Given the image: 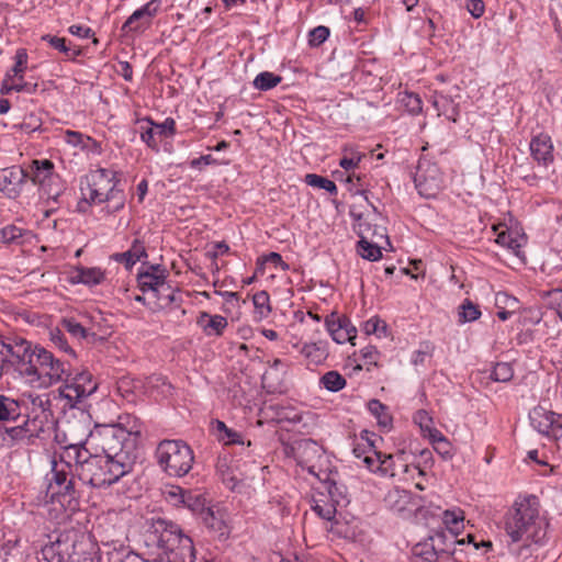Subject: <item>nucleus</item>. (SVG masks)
Segmentation results:
<instances>
[{
	"label": "nucleus",
	"mask_w": 562,
	"mask_h": 562,
	"mask_svg": "<svg viewBox=\"0 0 562 562\" xmlns=\"http://www.w3.org/2000/svg\"><path fill=\"white\" fill-rule=\"evenodd\" d=\"M156 133L159 137H169L175 134L176 123L172 119H167L160 124H155Z\"/></svg>",
	"instance_id": "nucleus-60"
},
{
	"label": "nucleus",
	"mask_w": 562,
	"mask_h": 562,
	"mask_svg": "<svg viewBox=\"0 0 562 562\" xmlns=\"http://www.w3.org/2000/svg\"><path fill=\"white\" fill-rule=\"evenodd\" d=\"M182 506L187 507L190 512L199 515L200 517L204 514V510L209 509V507L205 506V498L202 494L191 491H187Z\"/></svg>",
	"instance_id": "nucleus-37"
},
{
	"label": "nucleus",
	"mask_w": 562,
	"mask_h": 562,
	"mask_svg": "<svg viewBox=\"0 0 562 562\" xmlns=\"http://www.w3.org/2000/svg\"><path fill=\"white\" fill-rule=\"evenodd\" d=\"M414 182L420 195L432 198L439 192L443 181L437 165L419 161Z\"/></svg>",
	"instance_id": "nucleus-12"
},
{
	"label": "nucleus",
	"mask_w": 562,
	"mask_h": 562,
	"mask_svg": "<svg viewBox=\"0 0 562 562\" xmlns=\"http://www.w3.org/2000/svg\"><path fill=\"white\" fill-rule=\"evenodd\" d=\"M127 255L130 257H133L136 262L138 260H140L143 257H147V252H146L144 243L139 239H135L132 243L130 249L127 250Z\"/></svg>",
	"instance_id": "nucleus-62"
},
{
	"label": "nucleus",
	"mask_w": 562,
	"mask_h": 562,
	"mask_svg": "<svg viewBox=\"0 0 562 562\" xmlns=\"http://www.w3.org/2000/svg\"><path fill=\"white\" fill-rule=\"evenodd\" d=\"M432 105L437 110L438 115H445L452 122L457 121L459 109L451 98L443 94L435 95Z\"/></svg>",
	"instance_id": "nucleus-28"
},
{
	"label": "nucleus",
	"mask_w": 562,
	"mask_h": 562,
	"mask_svg": "<svg viewBox=\"0 0 562 562\" xmlns=\"http://www.w3.org/2000/svg\"><path fill=\"white\" fill-rule=\"evenodd\" d=\"M329 36V29L326 26H317L310 32L308 43L313 47H317L323 44Z\"/></svg>",
	"instance_id": "nucleus-56"
},
{
	"label": "nucleus",
	"mask_w": 562,
	"mask_h": 562,
	"mask_svg": "<svg viewBox=\"0 0 562 562\" xmlns=\"http://www.w3.org/2000/svg\"><path fill=\"white\" fill-rule=\"evenodd\" d=\"M63 328L75 339H85L88 336V330L75 318H65L61 321Z\"/></svg>",
	"instance_id": "nucleus-46"
},
{
	"label": "nucleus",
	"mask_w": 562,
	"mask_h": 562,
	"mask_svg": "<svg viewBox=\"0 0 562 562\" xmlns=\"http://www.w3.org/2000/svg\"><path fill=\"white\" fill-rule=\"evenodd\" d=\"M547 436L553 437L555 440H562V414L553 413L552 432Z\"/></svg>",
	"instance_id": "nucleus-64"
},
{
	"label": "nucleus",
	"mask_w": 562,
	"mask_h": 562,
	"mask_svg": "<svg viewBox=\"0 0 562 562\" xmlns=\"http://www.w3.org/2000/svg\"><path fill=\"white\" fill-rule=\"evenodd\" d=\"M146 554L159 562H194L195 554L190 537L167 519H146L140 533Z\"/></svg>",
	"instance_id": "nucleus-2"
},
{
	"label": "nucleus",
	"mask_w": 562,
	"mask_h": 562,
	"mask_svg": "<svg viewBox=\"0 0 562 562\" xmlns=\"http://www.w3.org/2000/svg\"><path fill=\"white\" fill-rule=\"evenodd\" d=\"M196 324L202 328L206 336H221L227 327V319L222 315H211L206 312H201Z\"/></svg>",
	"instance_id": "nucleus-23"
},
{
	"label": "nucleus",
	"mask_w": 562,
	"mask_h": 562,
	"mask_svg": "<svg viewBox=\"0 0 562 562\" xmlns=\"http://www.w3.org/2000/svg\"><path fill=\"white\" fill-rule=\"evenodd\" d=\"M321 384L329 392H338L346 386V379L338 371H328L321 378Z\"/></svg>",
	"instance_id": "nucleus-40"
},
{
	"label": "nucleus",
	"mask_w": 562,
	"mask_h": 562,
	"mask_svg": "<svg viewBox=\"0 0 562 562\" xmlns=\"http://www.w3.org/2000/svg\"><path fill=\"white\" fill-rule=\"evenodd\" d=\"M64 140L74 147H80L85 149L88 147L87 143L91 142L92 139L89 136H85L80 132L67 130L64 133Z\"/></svg>",
	"instance_id": "nucleus-51"
},
{
	"label": "nucleus",
	"mask_w": 562,
	"mask_h": 562,
	"mask_svg": "<svg viewBox=\"0 0 562 562\" xmlns=\"http://www.w3.org/2000/svg\"><path fill=\"white\" fill-rule=\"evenodd\" d=\"M43 431V424L36 418H26L21 425L5 428V436L12 445H30Z\"/></svg>",
	"instance_id": "nucleus-15"
},
{
	"label": "nucleus",
	"mask_w": 562,
	"mask_h": 562,
	"mask_svg": "<svg viewBox=\"0 0 562 562\" xmlns=\"http://www.w3.org/2000/svg\"><path fill=\"white\" fill-rule=\"evenodd\" d=\"M105 276L101 268L78 267L70 277V282L82 283L89 286L102 283Z\"/></svg>",
	"instance_id": "nucleus-24"
},
{
	"label": "nucleus",
	"mask_w": 562,
	"mask_h": 562,
	"mask_svg": "<svg viewBox=\"0 0 562 562\" xmlns=\"http://www.w3.org/2000/svg\"><path fill=\"white\" fill-rule=\"evenodd\" d=\"M301 355L308 363L318 366L328 357L327 344L324 341L305 344L301 349Z\"/></svg>",
	"instance_id": "nucleus-26"
},
{
	"label": "nucleus",
	"mask_w": 562,
	"mask_h": 562,
	"mask_svg": "<svg viewBox=\"0 0 562 562\" xmlns=\"http://www.w3.org/2000/svg\"><path fill=\"white\" fill-rule=\"evenodd\" d=\"M378 469L382 475L392 477L400 475L401 473H407L411 470L418 471L419 475L424 474L417 465L411 467L406 463L404 451H401L396 456L383 453V460L380 462Z\"/></svg>",
	"instance_id": "nucleus-19"
},
{
	"label": "nucleus",
	"mask_w": 562,
	"mask_h": 562,
	"mask_svg": "<svg viewBox=\"0 0 562 562\" xmlns=\"http://www.w3.org/2000/svg\"><path fill=\"white\" fill-rule=\"evenodd\" d=\"M50 341L54 344V346H56L60 350L71 355V356H75V351L68 345L64 333L59 328L53 329L50 331Z\"/></svg>",
	"instance_id": "nucleus-55"
},
{
	"label": "nucleus",
	"mask_w": 562,
	"mask_h": 562,
	"mask_svg": "<svg viewBox=\"0 0 562 562\" xmlns=\"http://www.w3.org/2000/svg\"><path fill=\"white\" fill-rule=\"evenodd\" d=\"M495 305L498 310H509L510 312H516L519 308L518 300L506 292L496 294Z\"/></svg>",
	"instance_id": "nucleus-50"
},
{
	"label": "nucleus",
	"mask_w": 562,
	"mask_h": 562,
	"mask_svg": "<svg viewBox=\"0 0 562 562\" xmlns=\"http://www.w3.org/2000/svg\"><path fill=\"white\" fill-rule=\"evenodd\" d=\"M460 322H473L481 316L479 306L472 303L470 300H465L459 307Z\"/></svg>",
	"instance_id": "nucleus-45"
},
{
	"label": "nucleus",
	"mask_w": 562,
	"mask_h": 562,
	"mask_svg": "<svg viewBox=\"0 0 562 562\" xmlns=\"http://www.w3.org/2000/svg\"><path fill=\"white\" fill-rule=\"evenodd\" d=\"M325 325L333 340L337 344H345L347 341L353 344L357 329L349 318L339 316L337 313H331L326 317Z\"/></svg>",
	"instance_id": "nucleus-14"
},
{
	"label": "nucleus",
	"mask_w": 562,
	"mask_h": 562,
	"mask_svg": "<svg viewBox=\"0 0 562 562\" xmlns=\"http://www.w3.org/2000/svg\"><path fill=\"white\" fill-rule=\"evenodd\" d=\"M464 516L461 510H445L442 513V522L452 536H458L463 529Z\"/></svg>",
	"instance_id": "nucleus-33"
},
{
	"label": "nucleus",
	"mask_w": 562,
	"mask_h": 562,
	"mask_svg": "<svg viewBox=\"0 0 562 562\" xmlns=\"http://www.w3.org/2000/svg\"><path fill=\"white\" fill-rule=\"evenodd\" d=\"M167 274H153L148 271H140L137 276L139 289L143 292H154L155 289L166 279Z\"/></svg>",
	"instance_id": "nucleus-35"
},
{
	"label": "nucleus",
	"mask_w": 562,
	"mask_h": 562,
	"mask_svg": "<svg viewBox=\"0 0 562 562\" xmlns=\"http://www.w3.org/2000/svg\"><path fill=\"white\" fill-rule=\"evenodd\" d=\"M71 461L69 459L61 464L54 463L50 476L47 479L46 497L50 498L52 506L48 512L54 519L61 518L67 509L74 510L78 505L77 499L80 496V491L76 486L75 477L77 476L75 473L69 477L68 471Z\"/></svg>",
	"instance_id": "nucleus-5"
},
{
	"label": "nucleus",
	"mask_w": 562,
	"mask_h": 562,
	"mask_svg": "<svg viewBox=\"0 0 562 562\" xmlns=\"http://www.w3.org/2000/svg\"><path fill=\"white\" fill-rule=\"evenodd\" d=\"M414 552L416 555L422 557L428 562H436L438 557L441 555L439 551L432 550V546H430V541L428 540L424 543L416 544Z\"/></svg>",
	"instance_id": "nucleus-52"
},
{
	"label": "nucleus",
	"mask_w": 562,
	"mask_h": 562,
	"mask_svg": "<svg viewBox=\"0 0 562 562\" xmlns=\"http://www.w3.org/2000/svg\"><path fill=\"white\" fill-rule=\"evenodd\" d=\"M29 178V173L16 166L0 170V190L9 198L14 199L20 195L22 184Z\"/></svg>",
	"instance_id": "nucleus-17"
},
{
	"label": "nucleus",
	"mask_w": 562,
	"mask_h": 562,
	"mask_svg": "<svg viewBox=\"0 0 562 562\" xmlns=\"http://www.w3.org/2000/svg\"><path fill=\"white\" fill-rule=\"evenodd\" d=\"M187 491L179 486H170L164 492L165 498L173 506L183 505Z\"/></svg>",
	"instance_id": "nucleus-53"
},
{
	"label": "nucleus",
	"mask_w": 562,
	"mask_h": 562,
	"mask_svg": "<svg viewBox=\"0 0 562 562\" xmlns=\"http://www.w3.org/2000/svg\"><path fill=\"white\" fill-rule=\"evenodd\" d=\"M139 435V430H126L120 425L103 427L100 431L102 456L113 461H124L126 469L131 471L134 463L135 439Z\"/></svg>",
	"instance_id": "nucleus-7"
},
{
	"label": "nucleus",
	"mask_w": 562,
	"mask_h": 562,
	"mask_svg": "<svg viewBox=\"0 0 562 562\" xmlns=\"http://www.w3.org/2000/svg\"><path fill=\"white\" fill-rule=\"evenodd\" d=\"M270 297L266 291L257 292L252 296V303L260 317H266L270 313Z\"/></svg>",
	"instance_id": "nucleus-49"
},
{
	"label": "nucleus",
	"mask_w": 562,
	"mask_h": 562,
	"mask_svg": "<svg viewBox=\"0 0 562 562\" xmlns=\"http://www.w3.org/2000/svg\"><path fill=\"white\" fill-rule=\"evenodd\" d=\"M382 460H383V453L378 452L375 450H372L369 454H366L363 457L364 464L372 472L379 471L378 467L380 465V462H382Z\"/></svg>",
	"instance_id": "nucleus-61"
},
{
	"label": "nucleus",
	"mask_w": 562,
	"mask_h": 562,
	"mask_svg": "<svg viewBox=\"0 0 562 562\" xmlns=\"http://www.w3.org/2000/svg\"><path fill=\"white\" fill-rule=\"evenodd\" d=\"M21 416V403L18 400L0 395V422L16 420Z\"/></svg>",
	"instance_id": "nucleus-29"
},
{
	"label": "nucleus",
	"mask_w": 562,
	"mask_h": 562,
	"mask_svg": "<svg viewBox=\"0 0 562 562\" xmlns=\"http://www.w3.org/2000/svg\"><path fill=\"white\" fill-rule=\"evenodd\" d=\"M0 236L3 243H12L22 236V231L11 225L2 228Z\"/></svg>",
	"instance_id": "nucleus-63"
},
{
	"label": "nucleus",
	"mask_w": 562,
	"mask_h": 562,
	"mask_svg": "<svg viewBox=\"0 0 562 562\" xmlns=\"http://www.w3.org/2000/svg\"><path fill=\"white\" fill-rule=\"evenodd\" d=\"M369 412L378 419L379 425L387 427L392 418L387 413V407L378 400H371L368 403Z\"/></svg>",
	"instance_id": "nucleus-41"
},
{
	"label": "nucleus",
	"mask_w": 562,
	"mask_h": 562,
	"mask_svg": "<svg viewBox=\"0 0 562 562\" xmlns=\"http://www.w3.org/2000/svg\"><path fill=\"white\" fill-rule=\"evenodd\" d=\"M350 215L356 221L355 228L361 240H369L374 243H389L387 231L385 227V220L375 207L368 214L357 213L351 209Z\"/></svg>",
	"instance_id": "nucleus-11"
},
{
	"label": "nucleus",
	"mask_w": 562,
	"mask_h": 562,
	"mask_svg": "<svg viewBox=\"0 0 562 562\" xmlns=\"http://www.w3.org/2000/svg\"><path fill=\"white\" fill-rule=\"evenodd\" d=\"M25 349L23 360H20L19 372L29 378L30 382H37L40 386L48 387L70 376L68 363L55 358L44 348H31V344L21 339Z\"/></svg>",
	"instance_id": "nucleus-4"
},
{
	"label": "nucleus",
	"mask_w": 562,
	"mask_h": 562,
	"mask_svg": "<svg viewBox=\"0 0 562 562\" xmlns=\"http://www.w3.org/2000/svg\"><path fill=\"white\" fill-rule=\"evenodd\" d=\"M42 41L47 42L53 48L64 53L70 59H75L81 54L80 49H71L69 46H67L66 40L64 37L47 34L42 36Z\"/></svg>",
	"instance_id": "nucleus-39"
},
{
	"label": "nucleus",
	"mask_w": 562,
	"mask_h": 562,
	"mask_svg": "<svg viewBox=\"0 0 562 562\" xmlns=\"http://www.w3.org/2000/svg\"><path fill=\"white\" fill-rule=\"evenodd\" d=\"M402 103L411 114H418L422 111V99L415 93H405Z\"/></svg>",
	"instance_id": "nucleus-54"
},
{
	"label": "nucleus",
	"mask_w": 562,
	"mask_h": 562,
	"mask_svg": "<svg viewBox=\"0 0 562 562\" xmlns=\"http://www.w3.org/2000/svg\"><path fill=\"white\" fill-rule=\"evenodd\" d=\"M381 243H374L369 240L358 241V254L367 260L375 261L381 258Z\"/></svg>",
	"instance_id": "nucleus-38"
},
{
	"label": "nucleus",
	"mask_w": 562,
	"mask_h": 562,
	"mask_svg": "<svg viewBox=\"0 0 562 562\" xmlns=\"http://www.w3.org/2000/svg\"><path fill=\"white\" fill-rule=\"evenodd\" d=\"M326 484V490L328 492V496L330 501L337 506L346 505L348 503L346 488L341 485H338L334 480L330 479V473L328 472V481H322Z\"/></svg>",
	"instance_id": "nucleus-36"
},
{
	"label": "nucleus",
	"mask_w": 562,
	"mask_h": 562,
	"mask_svg": "<svg viewBox=\"0 0 562 562\" xmlns=\"http://www.w3.org/2000/svg\"><path fill=\"white\" fill-rule=\"evenodd\" d=\"M553 413L542 406L535 407L529 414L531 426L544 436L552 432Z\"/></svg>",
	"instance_id": "nucleus-25"
},
{
	"label": "nucleus",
	"mask_w": 562,
	"mask_h": 562,
	"mask_svg": "<svg viewBox=\"0 0 562 562\" xmlns=\"http://www.w3.org/2000/svg\"><path fill=\"white\" fill-rule=\"evenodd\" d=\"M514 375L513 368L507 362H498L491 372V379L495 382H508Z\"/></svg>",
	"instance_id": "nucleus-47"
},
{
	"label": "nucleus",
	"mask_w": 562,
	"mask_h": 562,
	"mask_svg": "<svg viewBox=\"0 0 562 562\" xmlns=\"http://www.w3.org/2000/svg\"><path fill=\"white\" fill-rule=\"evenodd\" d=\"M337 505L331 501H325L323 498L315 501L313 510L325 520H333L337 513Z\"/></svg>",
	"instance_id": "nucleus-44"
},
{
	"label": "nucleus",
	"mask_w": 562,
	"mask_h": 562,
	"mask_svg": "<svg viewBox=\"0 0 562 562\" xmlns=\"http://www.w3.org/2000/svg\"><path fill=\"white\" fill-rule=\"evenodd\" d=\"M204 526L220 539H225L229 535L227 525L228 515L225 510L216 506H210L200 517Z\"/></svg>",
	"instance_id": "nucleus-18"
},
{
	"label": "nucleus",
	"mask_w": 562,
	"mask_h": 562,
	"mask_svg": "<svg viewBox=\"0 0 562 562\" xmlns=\"http://www.w3.org/2000/svg\"><path fill=\"white\" fill-rule=\"evenodd\" d=\"M281 81L282 78L280 76L269 71H263L256 76L254 86L258 90L267 91L278 86Z\"/></svg>",
	"instance_id": "nucleus-42"
},
{
	"label": "nucleus",
	"mask_w": 562,
	"mask_h": 562,
	"mask_svg": "<svg viewBox=\"0 0 562 562\" xmlns=\"http://www.w3.org/2000/svg\"><path fill=\"white\" fill-rule=\"evenodd\" d=\"M530 153L532 158L544 167L553 162V144L551 137L547 134H539L530 140Z\"/></svg>",
	"instance_id": "nucleus-20"
},
{
	"label": "nucleus",
	"mask_w": 562,
	"mask_h": 562,
	"mask_svg": "<svg viewBox=\"0 0 562 562\" xmlns=\"http://www.w3.org/2000/svg\"><path fill=\"white\" fill-rule=\"evenodd\" d=\"M297 464L319 481H328L327 459L322 446L312 439H302L292 447Z\"/></svg>",
	"instance_id": "nucleus-9"
},
{
	"label": "nucleus",
	"mask_w": 562,
	"mask_h": 562,
	"mask_svg": "<svg viewBox=\"0 0 562 562\" xmlns=\"http://www.w3.org/2000/svg\"><path fill=\"white\" fill-rule=\"evenodd\" d=\"M27 61V55L24 49H19L15 55V65L11 69V71L8 74V77L11 78L12 76H19L22 74L26 67Z\"/></svg>",
	"instance_id": "nucleus-58"
},
{
	"label": "nucleus",
	"mask_w": 562,
	"mask_h": 562,
	"mask_svg": "<svg viewBox=\"0 0 562 562\" xmlns=\"http://www.w3.org/2000/svg\"><path fill=\"white\" fill-rule=\"evenodd\" d=\"M548 304L550 308L554 310L555 313L562 321V290L557 289L549 293Z\"/></svg>",
	"instance_id": "nucleus-59"
},
{
	"label": "nucleus",
	"mask_w": 562,
	"mask_h": 562,
	"mask_svg": "<svg viewBox=\"0 0 562 562\" xmlns=\"http://www.w3.org/2000/svg\"><path fill=\"white\" fill-rule=\"evenodd\" d=\"M119 183L115 171L100 168L87 176L86 187L81 186V193L86 201L93 204L113 203L112 212H117L125 204V195Z\"/></svg>",
	"instance_id": "nucleus-6"
},
{
	"label": "nucleus",
	"mask_w": 562,
	"mask_h": 562,
	"mask_svg": "<svg viewBox=\"0 0 562 562\" xmlns=\"http://www.w3.org/2000/svg\"><path fill=\"white\" fill-rule=\"evenodd\" d=\"M74 548L75 543L58 538L56 541L45 546L42 553L48 562H72L71 550Z\"/></svg>",
	"instance_id": "nucleus-21"
},
{
	"label": "nucleus",
	"mask_w": 562,
	"mask_h": 562,
	"mask_svg": "<svg viewBox=\"0 0 562 562\" xmlns=\"http://www.w3.org/2000/svg\"><path fill=\"white\" fill-rule=\"evenodd\" d=\"M159 467L169 476H184L192 469L194 456L182 440H161L155 451Z\"/></svg>",
	"instance_id": "nucleus-8"
},
{
	"label": "nucleus",
	"mask_w": 562,
	"mask_h": 562,
	"mask_svg": "<svg viewBox=\"0 0 562 562\" xmlns=\"http://www.w3.org/2000/svg\"><path fill=\"white\" fill-rule=\"evenodd\" d=\"M305 182L311 187L324 189L331 194L337 193V187L335 182L325 177L315 173H307L305 176Z\"/></svg>",
	"instance_id": "nucleus-43"
},
{
	"label": "nucleus",
	"mask_w": 562,
	"mask_h": 562,
	"mask_svg": "<svg viewBox=\"0 0 562 562\" xmlns=\"http://www.w3.org/2000/svg\"><path fill=\"white\" fill-rule=\"evenodd\" d=\"M90 435L87 428L81 438L69 441L65 447V454L74 460L77 479L83 484L94 488L108 487L117 482L122 476L130 472L126 464L120 461H113L101 454H92L85 442Z\"/></svg>",
	"instance_id": "nucleus-3"
},
{
	"label": "nucleus",
	"mask_w": 562,
	"mask_h": 562,
	"mask_svg": "<svg viewBox=\"0 0 562 562\" xmlns=\"http://www.w3.org/2000/svg\"><path fill=\"white\" fill-rule=\"evenodd\" d=\"M385 503L393 512L398 514L404 513L408 510L411 494L405 490H391L385 496Z\"/></svg>",
	"instance_id": "nucleus-27"
},
{
	"label": "nucleus",
	"mask_w": 562,
	"mask_h": 562,
	"mask_svg": "<svg viewBox=\"0 0 562 562\" xmlns=\"http://www.w3.org/2000/svg\"><path fill=\"white\" fill-rule=\"evenodd\" d=\"M503 529L508 552L518 558L531 557L549 539V521L535 496L515 502L504 516Z\"/></svg>",
	"instance_id": "nucleus-1"
},
{
	"label": "nucleus",
	"mask_w": 562,
	"mask_h": 562,
	"mask_svg": "<svg viewBox=\"0 0 562 562\" xmlns=\"http://www.w3.org/2000/svg\"><path fill=\"white\" fill-rule=\"evenodd\" d=\"M212 429L220 441L225 445L240 443L244 445L241 435L231 428H228L224 422L214 420L212 422Z\"/></svg>",
	"instance_id": "nucleus-30"
},
{
	"label": "nucleus",
	"mask_w": 562,
	"mask_h": 562,
	"mask_svg": "<svg viewBox=\"0 0 562 562\" xmlns=\"http://www.w3.org/2000/svg\"><path fill=\"white\" fill-rule=\"evenodd\" d=\"M432 550L439 551L441 555L452 554L456 544H464V539H457V536L446 533L443 530H437L428 537Z\"/></svg>",
	"instance_id": "nucleus-22"
},
{
	"label": "nucleus",
	"mask_w": 562,
	"mask_h": 562,
	"mask_svg": "<svg viewBox=\"0 0 562 562\" xmlns=\"http://www.w3.org/2000/svg\"><path fill=\"white\" fill-rule=\"evenodd\" d=\"M367 155L363 153H360L356 147L353 146H345L342 148V157L339 160V166L345 169L346 171L352 170L358 167L360 161L366 157Z\"/></svg>",
	"instance_id": "nucleus-32"
},
{
	"label": "nucleus",
	"mask_w": 562,
	"mask_h": 562,
	"mask_svg": "<svg viewBox=\"0 0 562 562\" xmlns=\"http://www.w3.org/2000/svg\"><path fill=\"white\" fill-rule=\"evenodd\" d=\"M64 382L65 384L59 387V396L67 401L69 407H77L98 389L92 375L86 371L75 376H66Z\"/></svg>",
	"instance_id": "nucleus-10"
},
{
	"label": "nucleus",
	"mask_w": 562,
	"mask_h": 562,
	"mask_svg": "<svg viewBox=\"0 0 562 562\" xmlns=\"http://www.w3.org/2000/svg\"><path fill=\"white\" fill-rule=\"evenodd\" d=\"M151 294L156 299L158 308L168 307L176 301V292L172 286L166 282V279L158 284Z\"/></svg>",
	"instance_id": "nucleus-31"
},
{
	"label": "nucleus",
	"mask_w": 562,
	"mask_h": 562,
	"mask_svg": "<svg viewBox=\"0 0 562 562\" xmlns=\"http://www.w3.org/2000/svg\"><path fill=\"white\" fill-rule=\"evenodd\" d=\"M140 124V139L146 143V145L158 151V133H156V128L154 127V122L150 119H145L139 122Z\"/></svg>",
	"instance_id": "nucleus-34"
},
{
	"label": "nucleus",
	"mask_w": 562,
	"mask_h": 562,
	"mask_svg": "<svg viewBox=\"0 0 562 562\" xmlns=\"http://www.w3.org/2000/svg\"><path fill=\"white\" fill-rule=\"evenodd\" d=\"M361 439L366 440L367 443L366 445L357 443L353 447L352 452L357 458L364 457L366 454H369L372 450H374L373 443L370 442V440H369V431L368 430H363L361 432Z\"/></svg>",
	"instance_id": "nucleus-57"
},
{
	"label": "nucleus",
	"mask_w": 562,
	"mask_h": 562,
	"mask_svg": "<svg viewBox=\"0 0 562 562\" xmlns=\"http://www.w3.org/2000/svg\"><path fill=\"white\" fill-rule=\"evenodd\" d=\"M367 335H376L378 337L386 336V323L379 317L368 319L362 327Z\"/></svg>",
	"instance_id": "nucleus-48"
},
{
	"label": "nucleus",
	"mask_w": 562,
	"mask_h": 562,
	"mask_svg": "<svg viewBox=\"0 0 562 562\" xmlns=\"http://www.w3.org/2000/svg\"><path fill=\"white\" fill-rule=\"evenodd\" d=\"M160 2L151 0L142 8L134 11L122 26L123 32H142L149 24L151 19L157 14Z\"/></svg>",
	"instance_id": "nucleus-16"
},
{
	"label": "nucleus",
	"mask_w": 562,
	"mask_h": 562,
	"mask_svg": "<svg viewBox=\"0 0 562 562\" xmlns=\"http://www.w3.org/2000/svg\"><path fill=\"white\" fill-rule=\"evenodd\" d=\"M34 184L41 187L42 190L47 194L48 198H56L59 192L53 191L50 183L57 178L54 175V165L50 160H33L30 171H26Z\"/></svg>",
	"instance_id": "nucleus-13"
}]
</instances>
